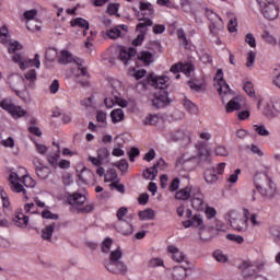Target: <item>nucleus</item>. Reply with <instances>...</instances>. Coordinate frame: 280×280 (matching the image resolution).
I'll return each instance as SVG.
<instances>
[{
	"label": "nucleus",
	"mask_w": 280,
	"mask_h": 280,
	"mask_svg": "<svg viewBox=\"0 0 280 280\" xmlns=\"http://www.w3.org/2000/svg\"><path fill=\"white\" fill-rule=\"evenodd\" d=\"M194 71V65L191 63H186L183 65L182 62L175 63L171 67V73H174L176 77V80L180 79V74L183 73L184 75H191V72Z\"/></svg>",
	"instance_id": "17"
},
{
	"label": "nucleus",
	"mask_w": 280,
	"mask_h": 280,
	"mask_svg": "<svg viewBox=\"0 0 280 280\" xmlns=\"http://www.w3.org/2000/svg\"><path fill=\"white\" fill-rule=\"evenodd\" d=\"M148 82L151 84V86H154V89H167L170 86V77L167 75H156L154 73H151L147 78Z\"/></svg>",
	"instance_id": "14"
},
{
	"label": "nucleus",
	"mask_w": 280,
	"mask_h": 280,
	"mask_svg": "<svg viewBox=\"0 0 280 280\" xmlns=\"http://www.w3.org/2000/svg\"><path fill=\"white\" fill-rule=\"evenodd\" d=\"M23 16L28 32H40V30H43V23L37 19L38 10H26L24 11Z\"/></svg>",
	"instance_id": "10"
},
{
	"label": "nucleus",
	"mask_w": 280,
	"mask_h": 280,
	"mask_svg": "<svg viewBox=\"0 0 280 280\" xmlns=\"http://www.w3.org/2000/svg\"><path fill=\"white\" fill-rule=\"evenodd\" d=\"M140 12H148L149 16H152L154 7L150 2H140Z\"/></svg>",
	"instance_id": "47"
},
{
	"label": "nucleus",
	"mask_w": 280,
	"mask_h": 280,
	"mask_svg": "<svg viewBox=\"0 0 280 280\" xmlns=\"http://www.w3.org/2000/svg\"><path fill=\"white\" fill-rule=\"evenodd\" d=\"M15 94L24 102V104H30L32 102V98L30 97V92L27 90L15 91Z\"/></svg>",
	"instance_id": "50"
},
{
	"label": "nucleus",
	"mask_w": 280,
	"mask_h": 280,
	"mask_svg": "<svg viewBox=\"0 0 280 280\" xmlns=\"http://www.w3.org/2000/svg\"><path fill=\"white\" fill-rule=\"evenodd\" d=\"M245 93L249 95V97H255V85L252 81H245L243 86Z\"/></svg>",
	"instance_id": "48"
},
{
	"label": "nucleus",
	"mask_w": 280,
	"mask_h": 280,
	"mask_svg": "<svg viewBox=\"0 0 280 280\" xmlns=\"http://www.w3.org/2000/svg\"><path fill=\"white\" fill-rule=\"evenodd\" d=\"M137 56V49L135 48H126V47H120L119 50V58L124 65H128L132 58Z\"/></svg>",
	"instance_id": "26"
},
{
	"label": "nucleus",
	"mask_w": 280,
	"mask_h": 280,
	"mask_svg": "<svg viewBox=\"0 0 280 280\" xmlns=\"http://www.w3.org/2000/svg\"><path fill=\"white\" fill-rule=\"evenodd\" d=\"M228 30L231 32V34L237 32V18L230 19V22L228 24Z\"/></svg>",
	"instance_id": "57"
},
{
	"label": "nucleus",
	"mask_w": 280,
	"mask_h": 280,
	"mask_svg": "<svg viewBox=\"0 0 280 280\" xmlns=\"http://www.w3.org/2000/svg\"><path fill=\"white\" fill-rule=\"evenodd\" d=\"M13 62L19 65L22 71L30 69V67H35V69H40V55L35 54L34 58H27L23 55L15 54L13 55Z\"/></svg>",
	"instance_id": "11"
},
{
	"label": "nucleus",
	"mask_w": 280,
	"mask_h": 280,
	"mask_svg": "<svg viewBox=\"0 0 280 280\" xmlns=\"http://www.w3.org/2000/svg\"><path fill=\"white\" fill-rule=\"evenodd\" d=\"M105 183H117V171L110 168L105 174Z\"/></svg>",
	"instance_id": "45"
},
{
	"label": "nucleus",
	"mask_w": 280,
	"mask_h": 280,
	"mask_svg": "<svg viewBox=\"0 0 280 280\" xmlns=\"http://www.w3.org/2000/svg\"><path fill=\"white\" fill-rule=\"evenodd\" d=\"M57 60L60 62V65H69L71 62H75L78 65L77 70H70L68 71V75L70 78H80L89 75V72L86 71L85 67H82V60L80 59H74L73 55L69 50H61L57 55Z\"/></svg>",
	"instance_id": "3"
},
{
	"label": "nucleus",
	"mask_w": 280,
	"mask_h": 280,
	"mask_svg": "<svg viewBox=\"0 0 280 280\" xmlns=\"http://www.w3.org/2000/svg\"><path fill=\"white\" fill-rule=\"evenodd\" d=\"M160 117L156 114H149L147 117L143 118L142 124L143 126H156L160 121Z\"/></svg>",
	"instance_id": "39"
},
{
	"label": "nucleus",
	"mask_w": 280,
	"mask_h": 280,
	"mask_svg": "<svg viewBox=\"0 0 280 280\" xmlns=\"http://www.w3.org/2000/svg\"><path fill=\"white\" fill-rule=\"evenodd\" d=\"M240 108H242V105L240 104V98L237 97H233L232 100H230V102L225 106L226 113H233L235 110H240Z\"/></svg>",
	"instance_id": "37"
},
{
	"label": "nucleus",
	"mask_w": 280,
	"mask_h": 280,
	"mask_svg": "<svg viewBox=\"0 0 280 280\" xmlns=\"http://www.w3.org/2000/svg\"><path fill=\"white\" fill-rule=\"evenodd\" d=\"M257 58V54L253 50H249L246 55V67L247 69H253L255 67V60Z\"/></svg>",
	"instance_id": "43"
},
{
	"label": "nucleus",
	"mask_w": 280,
	"mask_h": 280,
	"mask_svg": "<svg viewBox=\"0 0 280 280\" xmlns=\"http://www.w3.org/2000/svg\"><path fill=\"white\" fill-rule=\"evenodd\" d=\"M225 222H229L230 226L234 231H246L247 230V221L242 219V213L237 210H229L224 214Z\"/></svg>",
	"instance_id": "6"
},
{
	"label": "nucleus",
	"mask_w": 280,
	"mask_h": 280,
	"mask_svg": "<svg viewBox=\"0 0 280 280\" xmlns=\"http://www.w3.org/2000/svg\"><path fill=\"white\" fill-rule=\"evenodd\" d=\"M243 215H244V221L247 222V229H248V222H250L254 229H258V226H261V220H259V215L257 213L250 214V210H248L247 208H243Z\"/></svg>",
	"instance_id": "23"
},
{
	"label": "nucleus",
	"mask_w": 280,
	"mask_h": 280,
	"mask_svg": "<svg viewBox=\"0 0 280 280\" xmlns=\"http://www.w3.org/2000/svg\"><path fill=\"white\" fill-rule=\"evenodd\" d=\"M71 27H79L80 30H83V36H86V31L89 30V21L77 18L70 21Z\"/></svg>",
	"instance_id": "29"
},
{
	"label": "nucleus",
	"mask_w": 280,
	"mask_h": 280,
	"mask_svg": "<svg viewBox=\"0 0 280 280\" xmlns=\"http://www.w3.org/2000/svg\"><path fill=\"white\" fill-rule=\"evenodd\" d=\"M138 21H142L137 25V32H140V34H143L145 36V32H148V27H152V22L150 19H143L141 18V14L138 13Z\"/></svg>",
	"instance_id": "28"
},
{
	"label": "nucleus",
	"mask_w": 280,
	"mask_h": 280,
	"mask_svg": "<svg viewBox=\"0 0 280 280\" xmlns=\"http://www.w3.org/2000/svg\"><path fill=\"white\" fill-rule=\"evenodd\" d=\"M10 189L14 194H23L25 200H27V190L25 187L34 189L36 187V179L30 175H24L22 178L15 172H12L9 176ZM23 183V184H22ZM24 185V186H23Z\"/></svg>",
	"instance_id": "1"
},
{
	"label": "nucleus",
	"mask_w": 280,
	"mask_h": 280,
	"mask_svg": "<svg viewBox=\"0 0 280 280\" xmlns=\"http://www.w3.org/2000/svg\"><path fill=\"white\" fill-rule=\"evenodd\" d=\"M156 176H159V170H156V166L149 167L143 172V178L147 180H154Z\"/></svg>",
	"instance_id": "40"
},
{
	"label": "nucleus",
	"mask_w": 280,
	"mask_h": 280,
	"mask_svg": "<svg viewBox=\"0 0 280 280\" xmlns=\"http://www.w3.org/2000/svg\"><path fill=\"white\" fill-rule=\"evenodd\" d=\"M205 213H206L208 220H213V218H215L218 215V210H215V208H213V207L206 206Z\"/></svg>",
	"instance_id": "55"
},
{
	"label": "nucleus",
	"mask_w": 280,
	"mask_h": 280,
	"mask_svg": "<svg viewBox=\"0 0 280 280\" xmlns=\"http://www.w3.org/2000/svg\"><path fill=\"white\" fill-rule=\"evenodd\" d=\"M54 231H56V223H51V224L45 226L42 230V238L45 240V242H51Z\"/></svg>",
	"instance_id": "33"
},
{
	"label": "nucleus",
	"mask_w": 280,
	"mask_h": 280,
	"mask_svg": "<svg viewBox=\"0 0 280 280\" xmlns=\"http://www.w3.org/2000/svg\"><path fill=\"white\" fill-rule=\"evenodd\" d=\"M171 103L170 95L165 91L160 92V95H156L152 101L154 108H165Z\"/></svg>",
	"instance_id": "22"
},
{
	"label": "nucleus",
	"mask_w": 280,
	"mask_h": 280,
	"mask_svg": "<svg viewBox=\"0 0 280 280\" xmlns=\"http://www.w3.org/2000/svg\"><path fill=\"white\" fill-rule=\"evenodd\" d=\"M104 102L106 108H113L115 104L121 106V108H126V106H128V101L124 100L117 92L113 93V97L105 98Z\"/></svg>",
	"instance_id": "20"
},
{
	"label": "nucleus",
	"mask_w": 280,
	"mask_h": 280,
	"mask_svg": "<svg viewBox=\"0 0 280 280\" xmlns=\"http://www.w3.org/2000/svg\"><path fill=\"white\" fill-rule=\"evenodd\" d=\"M226 240H230V242H235L236 244H244V237L237 234H228Z\"/></svg>",
	"instance_id": "61"
},
{
	"label": "nucleus",
	"mask_w": 280,
	"mask_h": 280,
	"mask_svg": "<svg viewBox=\"0 0 280 280\" xmlns=\"http://www.w3.org/2000/svg\"><path fill=\"white\" fill-rule=\"evenodd\" d=\"M13 222L20 226V229H25L27 224H30V217L20 212L13 218Z\"/></svg>",
	"instance_id": "32"
},
{
	"label": "nucleus",
	"mask_w": 280,
	"mask_h": 280,
	"mask_svg": "<svg viewBox=\"0 0 280 280\" xmlns=\"http://www.w3.org/2000/svg\"><path fill=\"white\" fill-rule=\"evenodd\" d=\"M194 272L192 268H184V267H174L173 270V279L175 280H185L188 277H191V273Z\"/></svg>",
	"instance_id": "25"
},
{
	"label": "nucleus",
	"mask_w": 280,
	"mask_h": 280,
	"mask_svg": "<svg viewBox=\"0 0 280 280\" xmlns=\"http://www.w3.org/2000/svg\"><path fill=\"white\" fill-rule=\"evenodd\" d=\"M261 14L268 21H275L279 19V5L275 1H261L257 0Z\"/></svg>",
	"instance_id": "9"
},
{
	"label": "nucleus",
	"mask_w": 280,
	"mask_h": 280,
	"mask_svg": "<svg viewBox=\"0 0 280 280\" xmlns=\"http://www.w3.org/2000/svg\"><path fill=\"white\" fill-rule=\"evenodd\" d=\"M94 176L95 175L93 174V172H91V170L86 167H83L78 174V177L80 178V180H82V183H91Z\"/></svg>",
	"instance_id": "35"
},
{
	"label": "nucleus",
	"mask_w": 280,
	"mask_h": 280,
	"mask_svg": "<svg viewBox=\"0 0 280 280\" xmlns=\"http://www.w3.org/2000/svg\"><path fill=\"white\" fill-rule=\"evenodd\" d=\"M24 211H25V213H38V209L36 208V205H34V203H25Z\"/></svg>",
	"instance_id": "64"
},
{
	"label": "nucleus",
	"mask_w": 280,
	"mask_h": 280,
	"mask_svg": "<svg viewBox=\"0 0 280 280\" xmlns=\"http://www.w3.org/2000/svg\"><path fill=\"white\" fill-rule=\"evenodd\" d=\"M0 145H3V148H14V138L8 137L7 139L1 140Z\"/></svg>",
	"instance_id": "63"
},
{
	"label": "nucleus",
	"mask_w": 280,
	"mask_h": 280,
	"mask_svg": "<svg viewBox=\"0 0 280 280\" xmlns=\"http://www.w3.org/2000/svg\"><path fill=\"white\" fill-rule=\"evenodd\" d=\"M0 108L9 113L13 119H21V117H25V115H27V110L19 105H15L14 102H12V98H3L0 102Z\"/></svg>",
	"instance_id": "8"
},
{
	"label": "nucleus",
	"mask_w": 280,
	"mask_h": 280,
	"mask_svg": "<svg viewBox=\"0 0 280 280\" xmlns=\"http://www.w3.org/2000/svg\"><path fill=\"white\" fill-rule=\"evenodd\" d=\"M197 189L198 187L186 186L175 192V200H189Z\"/></svg>",
	"instance_id": "24"
},
{
	"label": "nucleus",
	"mask_w": 280,
	"mask_h": 280,
	"mask_svg": "<svg viewBox=\"0 0 280 280\" xmlns=\"http://www.w3.org/2000/svg\"><path fill=\"white\" fill-rule=\"evenodd\" d=\"M113 156H124L126 152L124 151V145L116 144L112 151Z\"/></svg>",
	"instance_id": "58"
},
{
	"label": "nucleus",
	"mask_w": 280,
	"mask_h": 280,
	"mask_svg": "<svg viewBox=\"0 0 280 280\" xmlns=\"http://www.w3.org/2000/svg\"><path fill=\"white\" fill-rule=\"evenodd\" d=\"M262 38L264 40H266V43H268L269 45H277V38H275V36H272V34H270L268 31H266L262 34Z\"/></svg>",
	"instance_id": "56"
},
{
	"label": "nucleus",
	"mask_w": 280,
	"mask_h": 280,
	"mask_svg": "<svg viewBox=\"0 0 280 280\" xmlns=\"http://www.w3.org/2000/svg\"><path fill=\"white\" fill-rule=\"evenodd\" d=\"M183 106L188 110L191 115H196L198 113V107L188 98H184Z\"/></svg>",
	"instance_id": "44"
},
{
	"label": "nucleus",
	"mask_w": 280,
	"mask_h": 280,
	"mask_svg": "<svg viewBox=\"0 0 280 280\" xmlns=\"http://www.w3.org/2000/svg\"><path fill=\"white\" fill-rule=\"evenodd\" d=\"M213 257L215 260L220 261L221 264H226V261H229V257L224 255L221 250H215L213 253Z\"/></svg>",
	"instance_id": "54"
},
{
	"label": "nucleus",
	"mask_w": 280,
	"mask_h": 280,
	"mask_svg": "<svg viewBox=\"0 0 280 280\" xmlns=\"http://www.w3.org/2000/svg\"><path fill=\"white\" fill-rule=\"evenodd\" d=\"M33 165L35 167V172L38 178H40L42 180H47V178H49L51 174V168L43 164V161H40L39 158L33 159Z\"/></svg>",
	"instance_id": "15"
},
{
	"label": "nucleus",
	"mask_w": 280,
	"mask_h": 280,
	"mask_svg": "<svg viewBox=\"0 0 280 280\" xmlns=\"http://www.w3.org/2000/svg\"><path fill=\"white\" fill-rule=\"evenodd\" d=\"M112 124H121L126 119V114L124 109L116 108L110 112Z\"/></svg>",
	"instance_id": "30"
},
{
	"label": "nucleus",
	"mask_w": 280,
	"mask_h": 280,
	"mask_svg": "<svg viewBox=\"0 0 280 280\" xmlns=\"http://www.w3.org/2000/svg\"><path fill=\"white\" fill-rule=\"evenodd\" d=\"M0 198L2 200V206L4 209H8L10 207V198L8 197V192L3 188L0 187Z\"/></svg>",
	"instance_id": "53"
},
{
	"label": "nucleus",
	"mask_w": 280,
	"mask_h": 280,
	"mask_svg": "<svg viewBox=\"0 0 280 280\" xmlns=\"http://www.w3.org/2000/svg\"><path fill=\"white\" fill-rule=\"evenodd\" d=\"M226 167V163L222 162L217 165V167H210L205 171V180L208 185H214L217 180H219V176L224 174V170Z\"/></svg>",
	"instance_id": "12"
},
{
	"label": "nucleus",
	"mask_w": 280,
	"mask_h": 280,
	"mask_svg": "<svg viewBox=\"0 0 280 280\" xmlns=\"http://www.w3.org/2000/svg\"><path fill=\"white\" fill-rule=\"evenodd\" d=\"M58 159H60V148L58 147L56 152H49L46 155L47 163L50 167H58Z\"/></svg>",
	"instance_id": "31"
},
{
	"label": "nucleus",
	"mask_w": 280,
	"mask_h": 280,
	"mask_svg": "<svg viewBox=\"0 0 280 280\" xmlns=\"http://www.w3.org/2000/svg\"><path fill=\"white\" fill-rule=\"evenodd\" d=\"M214 86H217V91L219 95L224 100V96L231 95V88L229 86V83L224 81V72L222 69H219L217 71V74L214 77Z\"/></svg>",
	"instance_id": "13"
},
{
	"label": "nucleus",
	"mask_w": 280,
	"mask_h": 280,
	"mask_svg": "<svg viewBox=\"0 0 280 280\" xmlns=\"http://www.w3.org/2000/svg\"><path fill=\"white\" fill-rule=\"evenodd\" d=\"M194 161V163H200V161H209V150L205 147V143L198 142L195 147V153H185L177 161V167L185 165V163Z\"/></svg>",
	"instance_id": "4"
},
{
	"label": "nucleus",
	"mask_w": 280,
	"mask_h": 280,
	"mask_svg": "<svg viewBox=\"0 0 280 280\" xmlns=\"http://www.w3.org/2000/svg\"><path fill=\"white\" fill-rule=\"evenodd\" d=\"M67 202L70 205L72 211H77V213H91V211L95 209L93 203H88L84 206L86 202V196L80 192H73L69 195Z\"/></svg>",
	"instance_id": "5"
},
{
	"label": "nucleus",
	"mask_w": 280,
	"mask_h": 280,
	"mask_svg": "<svg viewBox=\"0 0 280 280\" xmlns=\"http://www.w3.org/2000/svg\"><path fill=\"white\" fill-rule=\"evenodd\" d=\"M245 43L252 47V49H255V47H257V42L255 39V35H253V33H247L245 35Z\"/></svg>",
	"instance_id": "52"
},
{
	"label": "nucleus",
	"mask_w": 280,
	"mask_h": 280,
	"mask_svg": "<svg viewBox=\"0 0 280 280\" xmlns=\"http://www.w3.org/2000/svg\"><path fill=\"white\" fill-rule=\"evenodd\" d=\"M115 166L118 167V170H120V172H122L124 174H126V172H128V161L125 159L117 162L115 164Z\"/></svg>",
	"instance_id": "59"
},
{
	"label": "nucleus",
	"mask_w": 280,
	"mask_h": 280,
	"mask_svg": "<svg viewBox=\"0 0 280 280\" xmlns=\"http://www.w3.org/2000/svg\"><path fill=\"white\" fill-rule=\"evenodd\" d=\"M190 220L194 229L205 231V220L200 214H195Z\"/></svg>",
	"instance_id": "38"
},
{
	"label": "nucleus",
	"mask_w": 280,
	"mask_h": 280,
	"mask_svg": "<svg viewBox=\"0 0 280 280\" xmlns=\"http://www.w3.org/2000/svg\"><path fill=\"white\" fill-rule=\"evenodd\" d=\"M126 32H128V26L126 25H118L116 27L110 28L107 31V36L115 40V38H119L120 36H125Z\"/></svg>",
	"instance_id": "27"
},
{
	"label": "nucleus",
	"mask_w": 280,
	"mask_h": 280,
	"mask_svg": "<svg viewBox=\"0 0 280 280\" xmlns=\"http://www.w3.org/2000/svg\"><path fill=\"white\" fill-rule=\"evenodd\" d=\"M121 257H124V253L120 248H117L110 253L109 261L107 264H117L118 261H121Z\"/></svg>",
	"instance_id": "41"
},
{
	"label": "nucleus",
	"mask_w": 280,
	"mask_h": 280,
	"mask_svg": "<svg viewBox=\"0 0 280 280\" xmlns=\"http://www.w3.org/2000/svg\"><path fill=\"white\" fill-rule=\"evenodd\" d=\"M110 246H113V240L105 238L102 243V252L103 253H109L110 252Z\"/></svg>",
	"instance_id": "62"
},
{
	"label": "nucleus",
	"mask_w": 280,
	"mask_h": 280,
	"mask_svg": "<svg viewBox=\"0 0 280 280\" xmlns=\"http://www.w3.org/2000/svg\"><path fill=\"white\" fill-rule=\"evenodd\" d=\"M96 156L101 160V162L104 163V161H106V159H108L110 156V152H108V149L106 148H101L96 151Z\"/></svg>",
	"instance_id": "51"
},
{
	"label": "nucleus",
	"mask_w": 280,
	"mask_h": 280,
	"mask_svg": "<svg viewBox=\"0 0 280 280\" xmlns=\"http://www.w3.org/2000/svg\"><path fill=\"white\" fill-rule=\"evenodd\" d=\"M269 167H266L262 173H257L254 177V183L260 196H272L275 194V183L268 175Z\"/></svg>",
	"instance_id": "2"
},
{
	"label": "nucleus",
	"mask_w": 280,
	"mask_h": 280,
	"mask_svg": "<svg viewBox=\"0 0 280 280\" xmlns=\"http://www.w3.org/2000/svg\"><path fill=\"white\" fill-rule=\"evenodd\" d=\"M247 148L252 153L256 154V156H264V151H261V149L258 145L249 144Z\"/></svg>",
	"instance_id": "60"
},
{
	"label": "nucleus",
	"mask_w": 280,
	"mask_h": 280,
	"mask_svg": "<svg viewBox=\"0 0 280 280\" xmlns=\"http://www.w3.org/2000/svg\"><path fill=\"white\" fill-rule=\"evenodd\" d=\"M190 203L195 211H205L207 205L205 203V195L200 188H197V190H195L194 195L190 197Z\"/></svg>",
	"instance_id": "16"
},
{
	"label": "nucleus",
	"mask_w": 280,
	"mask_h": 280,
	"mask_svg": "<svg viewBox=\"0 0 280 280\" xmlns=\"http://www.w3.org/2000/svg\"><path fill=\"white\" fill-rule=\"evenodd\" d=\"M0 43L8 47L9 54H15V51H21L23 49V45L18 40L10 39V31L8 26H0Z\"/></svg>",
	"instance_id": "7"
},
{
	"label": "nucleus",
	"mask_w": 280,
	"mask_h": 280,
	"mask_svg": "<svg viewBox=\"0 0 280 280\" xmlns=\"http://www.w3.org/2000/svg\"><path fill=\"white\" fill-rule=\"evenodd\" d=\"M253 128L259 137H270V131L266 128V125H254Z\"/></svg>",
	"instance_id": "42"
},
{
	"label": "nucleus",
	"mask_w": 280,
	"mask_h": 280,
	"mask_svg": "<svg viewBox=\"0 0 280 280\" xmlns=\"http://www.w3.org/2000/svg\"><path fill=\"white\" fill-rule=\"evenodd\" d=\"M240 174H242V170L236 168L232 174L228 176V183H230L231 185H235V183L240 180Z\"/></svg>",
	"instance_id": "49"
},
{
	"label": "nucleus",
	"mask_w": 280,
	"mask_h": 280,
	"mask_svg": "<svg viewBox=\"0 0 280 280\" xmlns=\"http://www.w3.org/2000/svg\"><path fill=\"white\" fill-rule=\"evenodd\" d=\"M138 59L143 62V65H152L154 62V55L148 50H143L138 54Z\"/></svg>",
	"instance_id": "34"
},
{
	"label": "nucleus",
	"mask_w": 280,
	"mask_h": 280,
	"mask_svg": "<svg viewBox=\"0 0 280 280\" xmlns=\"http://www.w3.org/2000/svg\"><path fill=\"white\" fill-rule=\"evenodd\" d=\"M166 250L170 257L173 259V261H176V264H183V261L187 259L185 253H183V250H180L178 247L174 245H168L166 247Z\"/></svg>",
	"instance_id": "21"
},
{
	"label": "nucleus",
	"mask_w": 280,
	"mask_h": 280,
	"mask_svg": "<svg viewBox=\"0 0 280 280\" xmlns=\"http://www.w3.org/2000/svg\"><path fill=\"white\" fill-rule=\"evenodd\" d=\"M145 70L140 69V70H136L135 68H130L129 69V75H131V78H135L136 80H141V78H145Z\"/></svg>",
	"instance_id": "46"
},
{
	"label": "nucleus",
	"mask_w": 280,
	"mask_h": 280,
	"mask_svg": "<svg viewBox=\"0 0 280 280\" xmlns=\"http://www.w3.org/2000/svg\"><path fill=\"white\" fill-rule=\"evenodd\" d=\"M258 108H260L262 115L266 117H272L275 115V98H262L258 102Z\"/></svg>",
	"instance_id": "18"
},
{
	"label": "nucleus",
	"mask_w": 280,
	"mask_h": 280,
	"mask_svg": "<svg viewBox=\"0 0 280 280\" xmlns=\"http://www.w3.org/2000/svg\"><path fill=\"white\" fill-rule=\"evenodd\" d=\"M155 215L156 213L152 209H144L138 212L139 220H142L143 222L154 220Z\"/></svg>",
	"instance_id": "36"
},
{
	"label": "nucleus",
	"mask_w": 280,
	"mask_h": 280,
	"mask_svg": "<svg viewBox=\"0 0 280 280\" xmlns=\"http://www.w3.org/2000/svg\"><path fill=\"white\" fill-rule=\"evenodd\" d=\"M106 270H108V272H112L113 275H127L128 272V266L125 265L124 261L119 260L118 262H114V264H106L105 265Z\"/></svg>",
	"instance_id": "19"
}]
</instances>
